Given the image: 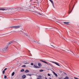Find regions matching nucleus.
Returning <instances> with one entry per match:
<instances>
[{"mask_svg": "<svg viewBox=\"0 0 79 79\" xmlns=\"http://www.w3.org/2000/svg\"><path fill=\"white\" fill-rule=\"evenodd\" d=\"M40 61H42V62H43V63H45L46 64H47L48 66H52V65L51 64L48 63H47V62H46V61H45L44 60H40Z\"/></svg>", "mask_w": 79, "mask_h": 79, "instance_id": "nucleus-1", "label": "nucleus"}, {"mask_svg": "<svg viewBox=\"0 0 79 79\" xmlns=\"http://www.w3.org/2000/svg\"><path fill=\"white\" fill-rule=\"evenodd\" d=\"M49 62H51V63H54V64H56V65H57V66H60V65L58 64V63L56 62H53L52 61H49Z\"/></svg>", "mask_w": 79, "mask_h": 79, "instance_id": "nucleus-2", "label": "nucleus"}, {"mask_svg": "<svg viewBox=\"0 0 79 79\" xmlns=\"http://www.w3.org/2000/svg\"><path fill=\"white\" fill-rule=\"evenodd\" d=\"M20 27L19 26H12L11 27L14 28V29H18V28H19Z\"/></svg>", "mask_w": 79, "mask_h": 79, "instance_id": "nucleus-3", "label": "nucleus"}, {"mask_svg": "<svg viewBox=\"0 0 79 79\" xmlns=\"http://www.w3.org/2000/svg\"><path fill=\"white\" fill-rule=\"evenodd\" d=\"M15 9L16 10H22V8L21 7H18L15 8Z\"/></svg>", "mask_w": 79, "mask_h": 79, "instance_id": "nucleus-4", "label": "nucleus"}, {"mask_svg": "<svg viewBox=\"0 0 79 79\" xmlns=\"http://www.w3.org/2000/svg\"><path fill=\"white\" fill-rule=\"evenodd\" d=\"M33 68H37V69L40 68V67H39L38 66H36V65H35V64L34 65Z\"/></svg>", "mask_w": 79, "mask_h": 79, "instance_id": "nucleus-5", "label": "nucleus"}, {"mask_svg": "<svg viewBox=\"0 0 79 79\" xmlns=\"http://www.w3.org/2000/svg\"><path fill=\"white\" fill-rule=\"evenodd\" d=\"M8 46H7L5 48H4L2 49V51H5L7 48H8Z\"/></svg>", "mask_w": 79, "mask_h": 79, "instance_id": "nucleus-6", "label": "nucleus"}, {"mask_svg": "<svg viewBox=\"0 0 79 79\" xmlns=\"http://www.w3.org/2000/svg\"><path fill=\"white\" fill-rule=\"evenodd\" d=\"M49 0L50 2H51L52 3V6L54 7V8H55V6H54V3H53V1H52V0Z\"/></svg>", "mask_w": 79, "mask_h": 79, "instance_id": "nucleus-7", "label": "nucleus"}, {"mask_svg": "<svg viewBox=\"0 0 79 79\" xmlns=\"http://www.w3.org/2000/svg\"><path fill=\"white\" fill-rule=\"evenodd\" d=\"M8 9L4 8H0V10H2V11H5V10H7Z\"/></svg>", "mask_w": 79, "mask_h": 79, "instance_id": "nucleus-8", "label": "nucleus"}, {"mask_svg": "<svg viewBox=\"0 0 79 79\" xmlns=\"http://www.w3.org/2000/svg\"><path fill=\"white\" fill-rule=\"evenodd\" d=\"M13 42H14V41H12L8 43V45H10L11 44H13Z\"/></svg>", "mask_w": 79, "mask_h": 79, "instance_id": "nucleus-9", "label": "nucleus"}, {"mask_svg": "<svg viewBox=\"0 0 79 79\" xmlns=\"http://www.w3.org/2000/svg\"><path fill=\"white\" fill-rule=\"evenodd\" d=\"M63 23L64 24H67V25H68V24H69V22H64Z\"/></svg>", "mask_w": 79, "mask_h": 79, "instance_id": "nucleus-10", "label": "nucleus"}, {"mask_svg": "<svg viewBox=\"0 0 79 79\" xmlns=\"http://www.w3.org/2000/svg\"><path fill=\"white\" fill-rule=\"evenodd\" d=\"M42 79V77L40 76H39L37 78V79Z\"/></svg>", "mask_w": 79, "mask_h": 79, "instance_id": "nucleus-11", "label": "nucleus"}, {"mask_svg": "<svg viewBox=\"0 0 79 79\" xmlns=\"http://www.w3.org/2000/svg\"><path fill=\"white\" fill-rule=\"evenodd\" d=\"M38 65L40 67V66H42V64H40V63H38Z\"/></svg>", "mask_w": 79, "mask_h": 79, "instance_id": "nucleus-12", "label": "nucleus"}, {"mask_svg": "<svg viewBox=\"0 0 79 79\" xmlns=\"http://www.w3.org/2000/svg\"><path fill=\"white\" fill-rule=\"evenodd\" d=\"M22 78H23V79H24V78H26V75H23L22 76Z\"/></svg>", "mask_w": 79, "mask_h": 79, "instance_id": "nucleus-13", "label": "nucleus"}, {"mask_svg": "<svg viewBox=\"0 0 79 79\" xmlns=\"http://www.w3.org/2000/svg\"><path fill=\"white\" fill-rule=\"evenodd\" d=\"M28 72H29V71L28 70H26L25 72V73H28Z\"/></svg>", "mask_w": 79, "mask_h": 79, "instance_id": "nucleus-14", "label": "nucleus"}, {"mask_svg": "<svg viewBox=\"0 0 79 79\" xmlns=\"http://www.w3.org/2000/svg\"><path fill=\"white\" fill-rule=\"evenodd\" d=\"M14 75H15V72H13L12 73L11 76H13Z\"/></svg>", "mask_w": 79, "mask_h": 79, "instance_id": "nucleus-15", "label": "nucleus"}, {"mask_svg": "<svg viewBox=\"0 0 79 79\" xmlns=\"http://www.w3.org/2000/svg\"><path fill=\"white\" fill-rule=\"evenodd\" d=\"M64 79H69V77H66Z\"/></svg>", "mask_w": 79, "mask_h": 79, "instance_id": "nucleus-16", "label": "nucleus"}, {"mask_svg": "<svg viewBox=\"0 0 79 79\" xmlns=\"http://www.w3.org/2000/svg\"><path fill=\"white\" fill-rule=\"evenodd\" d=\"M36 13L39 14V15H42L41 14H40V12H37Z\"/></svg>", "mask_w": 79, "mask_h": 79, "instance_id": "nucleus-17", "label": "nucleus"}, {"mask_svg": "<svg viewBox=\"0 0 79 79\" xmlns=\"http://www.w3.org/2000/svg\"><path fill=\"white\" fill-rule=\"evenodd\" d=\"M40 72H42V71H44V70L42 69H41L39 70Z\"/></svg>", "mask_w": 79, "mask_h": 79, "instance_id": "nucleus-18", "label": "nucleus"}, {"mask_svg": "<svg viewBox=\"0 0 79 79\" xmlns=\"http://www.w3.org/2000/svg\"><path fill=\"white\" fill-rule=\"evenodd\" d=\"M74 6H73V8L72 10H71V12H69V13L70 14V13H71V12H72V11H73V9L74 8Z\"/></svg>", "mask_w": 79, "mask_h": 79, "instance_id": "nucleus-19", "label": "nucleus"}, {"mask_svg": "<svg viewBox=\"0 0 79 79\" xmlns=\"http://www.w3.org/2000/svg\"><path fill=\"white\" fill-rule=\"evenodd\" d=\"M24 71V69H22L21 70V72H23V71Z\"/></svg>", "mask_w": 79, "mask_h": 79, "instance_id": "nucleus-20", "label": "nucleus"}, {"mask_svg": "<svg viewBox=\"0 0 79 79\" xmlns=\"http://www.w3.org/2000/svg\"><path fill=\"white\" fill-rule=\"evenodd\" d=\"M54 75H55V76L56 77L58 76V75H57V74L56 73L55 74H54Z\"/></svg>", "mask_w": 79, "mask_h": 79, "instance_id": "nucleus-21", "label": "nucleus"}, {"mask_svg": "<svg viewBox=\"0 0 79 79\" xmlns=\"http://www.w3.org/2000/svg\"><path fill=\"white\" fill-rule=\"evenodd\" d=\"M33 13H34V14H36L37 13V12H35L34 11H33Z\"/></svg>", "mask_w": 79, "mask_h": 79, "instance_id": "nucleus-22", "label": "nucleus"}, {"mask_svg": "<svg viewBox=\"0 0 79 79\" xmlns=\"http://www.w3.org/2000/svg\"><path fill=\"white\" fill-rule=\"evenodd\" d=\"M2 74H5V70H4L3 71Z\"/></svg>", "mask_w": 79, "mask_h": 79, "instance_id": "nucleus-23", "label": "nucleus"}, {"mask_svg": "<svg viewBox=\"0 0 79 79\" xmlns=\"http://www.w3.org/2000/svg\"><path fill=\"white\" fill-rule=\"evenodd\" d=\"M26 66L25 65H23L22 66V67H26Z\"/></svg>", "mask_w": 79, "mask_h": 79, "instance_id": "nucleus-24", "label": "nucleus"}, {"mask_svg": "<svg viewBox=\"0 0 79 79\" xmlns=\"http://www.w3.org/2000/svg\"><path fill=\"white\" fill-rule=\"evenodd\" d=\"M31 65L32 66H33V65H34V63H31Z\"/></svg>", "mask_w": 79, "mask_h": 79, "instance_id": "nucleus-25", "label": "nucleus"}, {"mask_svg": "<svg viewBox=\"0 0 79 79\" xmlns=\"http://www.w3.org/2000/svg\"><path fill=\"white\" fill-rule=\"evenodd\" d=\"M27 76H31V75L30 74H27Z\"/></svg>", "mask_w": 79, "mask_h": 79, "instance_id": "nucleus-26", "label": "nucleus"}, {"mask_svg": "<svg viewBox=\"0 0 79 79\" xmlns=\"http://www.w3.org/2000/svg\"><path fill=\"white\" fill-rule=\"evenodd\" d=\"M74 79H79V78L76 77H74Z\"/></svg>", "mask_w": 79, "mask_h": 79, "instance_id": "nucleus-27", "label": "nucleus"}, {"mask_svg": "<svg viewBox=\"0 0 79 79\" xmlns=\"http://www.w3.org/2000/svg\"><path fill=\"white\" fill-rule=\"evenodd\" d=\"M7 77H6V76L5 75L4 76V78H6Z\"/></svg>", "mask_w": 79, "mask_h": 79, "instance_id": "nucleus-28", "label": "nucleus"}, {"mask_svg": "<svg viewBox=\"0 0 79 79\" xmlns=\"http://www.w3.org/2000/svg\"><path fill=\"white\" fill-rule=\"evenodd\" d=\"M48 76H50V74L49 73L48 74Z\"/></svg>", "mask_w": 79, "mask_h": 79, "instance_id": "nucleus-29", "label": "nucleus"}, {"mask_svg": "<svg viewBox=\"0 0 79 79\" xmlns=\"http://www.w3.org/2000/svg\"><path fill=\"white\" fill-rule=\"evenodd\" d=\"M51 45V46H52V47H53V48H55V47H54V46L52 45Z\"/></svg>", "mask_w": 79, "mask_h": 79, "instance_id": "nucleus-30", "label": "nucleus"}, {"mask_svg": "<svg viewBox=\"0 0 79 79\" xmlns=\"http://www.w3.org/2000/svg\"><path fill=\"white\" fill-rule=\"evenodd\" d=\"M6 69H7V68H5V69L4 70L6 71Z\"/></svg>", "mask_w": 79, "mask_h": 79, "instance_id": "nucleus-31", "label": "nucleus"}, {"mask_svg": "<svg viewBox=\"0 0 79 79\" xmlns=\"http://www.w3.org/2000/svg\"><path fill=\"white\" fill-rule=\"evenodd\" d=\"M28 63H25V64H28Z\"/></svg>", "mask_w": 79, "mask_h": 79, "instance_id": "nucleus-32", "label": "nucleus"}, {"mask_svg": "<svg viewBox=\"0 0 79 79\" xmlns=\"http://www.w3.org/2000/svg\"><path fill=\"white\" fill-rule=\"evenodd\" d=\"M53 73L54 74H55L56 73H55V72H53Z\"/></svg>", "mask_w": 79, "mask_h": 79, "instance_id": "nucleus-33", "label": "nucleus"}, {"mask_svg": "<svg viewBox=\"0 0 79 79\" xmlns=\"http://www.w3.org/2000/svg\"><path fill=\"white\" fill-rule=\"evenodd\" d=\"M45 79H47V78L46 77H45Z\"/></svg>", "mask_w": 79, "mask_h": 79, "instance_id": "nucleus-34", "label": "nucleus"}, {"mask_svg": "<svg viewBox=\"0 0 79 79\" xmlns=\"http://www.w3.org/2000/svg\"><path fill=\"white\" fill-rule=\"evenodd\" d=\"M37 43L39 44H40V43H39V42H37Z\"/></svg>", "mask_w": 79, "mask_h": 79, "instance_id": "nucleus-35", "label": "nucleus"}, {"mask_svg": "<svg viewBox=\"0 0 79 79\" xmlns=\"http://www.w3.org/2000/svg\"><path fill=\"white\" fill-rule=\"evenodd\" d=\"M70 6H69V9L70 10Z\"/></svg>", "mask_w": 79, "mask_h": 79, "instance_id": "nucleus-36", "label": "nucleus"}, {"mask_svg": "<svg viewBox=\"0 0 79 79\" xmlns=\"http://www.w3.org/2000/svg\"><path fill=\"white\" fill-rule=\"evenodd\" d=\"M14 32H16V31H14Z\"/></svg>", "mask_w": 79, "mask_h": 79, "instance_id": "nucleus-37", "label": "nucleus"}, {"mask_svg": "<svg viewBox=\"0 0 79 79\" xmlns=\"http://www.w3.org/2000/svg\"><path fill=\"white\" fill-rule=\"evenodd\" d=\"M49 79H51V78H50Z\"/></svg>", "mask_w": 79, "mask_h": 79, "instance_id": "nucleus-38", "label": "nucleus"}, {"mask_svg": "<svg viewBox=\"0 0 79 79\" xmlns=\"http://www.w3.org/2000/svg\"><path fill=\"white\" fill-rule=\"evenodd\" d=\"M78 77H79V76H78Z\"/></svg>", "mask_w": 79, "mask_h": 79, "instance_id": "nucleus-39", "label": "nucleus"}]
</instances>
